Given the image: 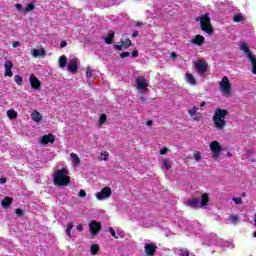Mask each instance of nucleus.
<instances>
[{
	"mask_svg": "<svg viewBox=\"0 0 256 256\" xmlns=\"http://www.w3.org/2000/svg\"><path fill=\"white\" fill-rule=\"evenodd\" d=\"M228 114L229 112L225 109L218 108L215 110L212 123L217 131H223V129L227 127V120H225V117H227Z\"/></svg>",
	"mask_w": 256,
	"mask_h": 256,
	"instance_id": "nucleus-1",
	"label": "nucleus"
},
{
	"mask_svg": "<svg viewBox=\"0 0 256 256\" xmlns=\"http://www.w3.org/2000/svg\"><path fill=\"white\" fill-rule=\"evenodd\" d=\"M186 204L188 207H192V209H206L207 205H209V194L203 193L201 200L199 198H191Z\"/></svg>",
	"mask_w": 256,
	"mask_h": 256,
	"instance_id": "nucleus-2",
	"label": "nucleus"
},
{
	"mask_svg": "<svg viewBox=\"0 0 256 256\" xmlns=\"http://www.w3.org/2000/svg\"><path fill=\"white\" fill-rule=\"evenodd\" d=\"M69 171L66 168H62L54 173V184L60 187L64 185H69Z\"/></svg>",
	"mask_w": 256,
	"mask_h": 256,
	"instance_id": "nucleus-3",
	"label": "nucleus"
},
{
	"mask_svg": "<svg viewBox=\"0 0 256 256\" xmlns=\"http://www.w3.org/2000/svg\"><path fill=\"white\" fill-rule=\"evenodd\" d=\"M219 89L223 97H231L232 86L227 76H224L219 82Z\"/></svg>",
	"mask_w": 256,
	"mask_h": 256,
	"instance_id": "nucleus-4",
	"label": "nucleus"
},
{
	"mask_svg": "<svg viewBox=\"0 0 256 256\" xmlns=\"http://www.w3.org/2000/svg\"><path fill=\"white\" fill-rule=\"evenodd\" d=\"M196 21H200L202 31L208 35L213 33V26H211V18L209 17V14H206L200 18H196Z\"/></svg>",
	"mask_w": 256,
	"mask_h": 256,
	"instance_id": "nucleus-5",
	"label": "nucleus"
},
{
	"mask_svg": "<svg viewBox=\"0 0 256 256\" xmlns=\"http://www.w3.org/2000/svg\"><path fill=\"white\" fill-rule=\"evenodd\" d=\"M240 49H241V51H243L245 53V55H247L250 63L252 64V73H253V75H256V58H255V56H253L251 54V52L249 51V47L244 42H242L240 44Z\"/></svg>",
	"mask_w": 256,
	"mask_h": 256,
	"instance_id": "nucleus-6",
	"label": "nucleus"
},
{
	"mask_svg": "<svg viewBox=\"0 0 256 256\" xmlns=\"http://www.w3.org/2000/svg\"><path fill=\"white\" fill-rule=\"evenodd\" d=\"M194 67L198 75L202 77V75H205V73H207V68L209 67V64H207V61L199 59L194 63Z\"/></svg>",
	"mask_w": 256,
	"mask_h": 256,
	"instance_id": "nucleus-7",
	"label": "nucleus"
},
{
	"mask_svg": "<svg viewBox=\"0 0 256 256\" xmlns=\"http://www.w3.org/2000/svg\"><path fill=\"white\" fill-rule=\"evenodd\" d=\"M209 147L210 151H212V158L219 159L221 156V151H223L221 144L217 140H214L210 143Z\"/></svg>",
	"mask_w": 256,
	"mask_h": 256,
	"instance_id": "nucleus-8",
	"label": "nucleus"
},
{
	"mask_svg": "<svg viewBox=\"0 0 256 256\" xmlns=\"http://www.w3.org/2000/svg\"><path fill=\"white\" fill-rule=\"evenodd\" d=\"M113 194V191L111 190V187L105 186L104 188L101 189L100 192L95 194L96 199L98 201H105L111 197Z\"/></svg>",
	"mask_w": 256,
	"mask_h": 256,
	"instance_id": "nucleus-9",
	"label": "nucleus"
},
{
	"mask_svg": "<svg viewBox=\"0 0 256 256\" xmlns=\"http://www.w3.org/2000/svg\"><path fill=\"white\" fill-rule=\"evenodd\" d=\"M90 233L92 235V237H97V235H99V233H101V222H97L96 220H92L89 224H88Z\"/></svg>",
	"mask_w": 256,
	"mask_h": 256,
	"instance_id": "nucleus-10",
	"label": "nucleus"
},
{
	"mask_svg": "<svg viewBox=\"0 0 256 256\" xmlns=\"http://www.w3.org/2000/svg\"><path fill=\"white\" fill-rule=\"evenodd\" d=\"M136 87L139 93H145V91L147 90V87H149V84L147 83V78L143 76H139L136 79Z\"/></svg>",
	"mask_w": 256,
	"mask_h": 256,
	"instance_id": "nucleus-11",
	"label": "nucleus"
},
{
	"mask_svg": "<svg viewBox=\"0 0 256 256\" xmlns=\"http://www.w3.org/2000/svg\"><path fill=\"white\" fill-rule=\"evenodd\" d=\"M78 69H79V59L76 57L69 58L67 70L70 73H77Z\"/></svg>",
	"mask_w": 256,
	"mask_h": 256,
	"instance_id": "nucleus-12",
	"label": "nucleus"
},
{
	"mask_svg": "<svg viewBox=\"0 0 256 256\" xmlns=\"http://www.w3.org/2000/svg\"><path fill=\"white\" fill-rule=\"evenodd\" d=\"M29 81L32 89L35 91H39L41 89V81L35 76V74L30 75Z\"/></svg>",
	"mask_w": 256,
	"mask_h": 256,
	"instance_id": "nucleus-13",
	"label": "nucleus"
},
{
	"mask_svg": "<svg viewBox=\"0 0 256 256\" xmlns=\"http://www.w3.org/2000/svg\"><path fill=\"white\" fill-rule=\"evenodd\" d=\"M146 256H154L157 251V245L155 243H147L144 246Z\"/></svg>",
	"mask_w": 256,
	"mask_h": 256,
	"instance_id": "nucleus-14",
	"label": "nucleus"
},
{
	"mask_svg": "<svg viewBox=\"0 0 256 256\" xmlns=\"http://www.w3.org/2000/svg\"><path fill=\"white\" fill-rule=\"evenodd\" d=\"M4 77H13V62L11 60H6L4 64Z\"/></svg>",
	"mask_w": 256,
	"mask_h": 256,
	"instance_id": "nucleus-15",
	"label": "nucleus"
},
{
	"mask_svg": "<svg viewBox=\"0 0 256 256\" xmlns=\"http://www.w3.org/2000/svg\"><path fill=\"white\" fill-rule=\"evenodd\" d=\"M41 145H49V143H55V136L53 134L44 135L40 139Z\"/></svg>",
	"mask_w": 256,
	"mask_h": 256,
	"instance_id": "nucleus-16",
	"label": "nucleus"
},
{
	"mask_svg": "<svg viewBox=\"0 0 256 256\" xmlns=\"http://www.w3.org/2000/svg\"><path fill=\"white\" fill-rule=\"evenodd\" d=\"M198 110L199 108H197V106H194L193 108L188 110L190 117H192L194 121H201V114L197 113Z\"/></svg>",
	"mask_w": 256,
	"mask_h": 256,
	"instance_id": "nucleus-17",
	"label": "nucleus"
},
{
	"mask_svg": "<svg viewBox=\"0 0 256 256\" xmlns=\"http://www.w3.org/2000/svg\"><path fill=\"white\" fill-rule=\"evenodd\" d=\"M70 159L72 161V165L75 169H77V167H79V165H81V159L79 158V156L76 153H71L70 154Z\"/></svg>",
	"mask_w": 256,
	"mask_h": 256,
	"instance_id": "nucleus-18",
	"label": "nucleus"
},
{
	"mask_svg": "<svg viewBox=\"0 0 256 256\" xmlns=\"http://www.w3.org/2000/svg\"><path fill=\"white\" fill-rule=\"evenodd\" d=\"M190 43H192V45H198L200 47V45H203V43H205V37L201 35H196L193 39L190 40Z\"/></svg>",
	"mask_w": 256,
	"mask_h": 256,
	"instance_id": "nucleus-19",
	"label": "nucleus"
},
{
	"mask_svg": "<svg viewBox=\"0 0 256 256\" xmlns=\"http://www.w3.org/2000/svg\"><path fill=\"white\" fill-rule=\"evenodd\" d=\"M31 55L34 58L45 57L47 55V52H45V49H43V48H41L40 50L32 49L31 50Z\"/></svg>",
	"mask_w": 256,
	"mask_h": 256,
	"instance_id": "nucleus-20",
	"label": "nucleus"
},
{
	"mask_svg": "<svg viewBox=\"0 0 256 256\" xmlns=\"http://www.w3.org/2000/svg\"><path fill=\"white\" fill-rule=\"evenodd\" d=\"M31 119L35 123H40V121H42V119H43V116L41 115V113H39V111L34 110L31 113Z\"/></svg>",
	"mask_w": 256,
	"mask_h": 256,
	"instance_id": "nucleus-21",
	"label": "nucleus"
},
{
	"mask_svg": "<svg viewBox=\"0 0 256 256\" xmlns=\"http://www.w3.org/2000/svg\"><path fill=\"white\" fill-rule=\"evenodd\" d=\"M173 165V162H171V160L167 159V158H163L161 160V167H163L166 171H169V169H171Z\"/></svg>",
	"mask_w": 256,
	"mask_h": 256,
	"instance_id": "nucleus-22",
	"label": "nucleus"
},
{
	"mask_svg": "<svg viewBox=\"0 0 256 256\" xmlns=\"http://www.w3.org/2000/svg\"><path fill=\"white\" fill-rule=\"evenodd\" d=\"M186 83H189V85H197V80L195 79V76L193 74L187 72L186 73Z\"/></svg>",
	"mask_w": 256,
	"mask_h": 256,
	"instance_id": "nucleus-23",
	"label": "nucleus"
},
{
	"mask_svg": "<svg viewBox=\"0 0 256 256\" xmlns=\"http://www.w3.org/2000/svg\"><path fill=\"white\" fill-rule=\"evenodd\" d=\"M65 65H67V57L65 55H62L58 59V66L60 69H65Z\"/></svg>",
	"mask_w": 256,
	"mask_h": 256,
	"instance_id": "nucleus-24",
	"label": "nucleus"
},
{
	"mask_svg": "<svg viewBox=\"0 0 256 256\" xmlns=\"http://www.w3.org/2000/svg\"><path fill=\"white\" fill-rule=\"evenodd\" d=\"M114 37H115V32L109 31L107 37L105 38V43H107V45H111V43H113Z\"/></svg>",
	"mask_w": 256,
	"mask_h": 256,
	"instance_id": "nucleus-25",
	"label": "nucleus"
},
{
	"mask_svg": "<svg viewBox=\"0 0 256 256\" xmlns=\"http://www.w3.org/2000/svg\"><path fill=\"white\" fill-rule=\"evenodd\" d=\"M13 203V198H10V197H5L3 200H2V207H9V205H11Z\"/></svg>",
	"mask_w": 256,
	"mask_h": 256,
	"instance_id": "nucleus-26",
	"label": "nucleus"
},
{
	"mask_svg": "<svg viewBox=\"0 0 256 256\" xmlns=\"http://www.w3.org/2000/svg\"><path fill=\"white\" fill-rule=\"evenodd\" d=\"M7 117L11 120L13 119H17V111L13 110V109H10V110H7Z\"/></svg>",
	"mask_w": 256,
	"mask_h": 256,
	"instance_id": "nucleus-27",
	"label": "nucleus"
},
{
	"mask_svg": "<svg viewBox=\"0 0 256 256\" xmlns=\"http://www.w3.org/2000/svg\"><path fill=\"white\" fill-rule=\"evenodd\" d=\"M90 253H91V255H97V253H99V245L92 244L90 246Z\"/></svg>",
	"mask_w": 256,
	"mask_h": 256,
	"instance_id": "nucleus-28",
	"label": "nucleus"
},
{
	"mask_svg": "<svg viewBox=\"0 0 256 256\" xmlns=\"http://www.w3.org/2000/svg\"><path fill=\"white\" fill-rule=\"evenodd\" d=\"M109 159V152H101L99 156L100 161H107Z\"/></svg>",
	"mask_w": 256,
	"mask_h": 256,
	"instance_id": "nucleus-29",
	"label": "nucleus"
},
{
	"mask_svg": "<svg viewBox=\"0 0 256 256\" xmlns=\"http://www.w3.org/2000/svg\"><path fill=\"white\" fill-rule=\"evenodd\" d=\"M14 81L17 83V85H23V77H21V75H15Z\"/></svg>",
	"mask_w": 256,
	"mask_h": 256,
	"instance_id": "nucleus-30",
	"label": "nucleus"
},
{
	"mask_svg": "<svg viewBox=\"0 0 256 256\" xmlns=\"http://www.w3.org/2000/svg\"><path fill=\"white\" fill-rule=\"evenodd\" d=\"M105 121H107V115L102 114L99 119L98 127H101Z\"/></svg>",
	"mask_w": 256,
	"mask_h": 256,
	"instance_id": "nucleus-31",
	"label": "nucleus"
},
{
	"mask_svg": "<svg viewBox=\"0 0 256 256\" xmlns=\"http://www.w3.org/2000/svg\"><path fill=\"white\" fill-rule=\"evenodd\" d=\"M33 9H35V4L30 3V4H28V5L25 7L24 11H25L26 13H30V11H33Z\"/></svg>",
	"mask_w": 256,
	"mask_h": 256,
	"instance_id": "nucleus-32",
	"label": "nucleus"
},
{
	"mask_svg": "<svg viewBox=\"0 0 256 256\" xmlns=\"http://www.w3.org/2000/svg\"><path fill=\"white\" fill-rule=\"evenodd\" d=\"M194 159L197 163H199V161H201V159H203V157L201 156V152H199V151L194 152Z\"/></svg>",
	"mask_w": 256,
	"mask_h": 256,
	"instance_id": "nucleus-33",
	"label": "nucleus"
},
{
	"mask_svg": "<svg viewBox=\"0 0 256 256\" xmlns=\"http://www.w3.org/2000/svg\"><path fill=\"white\" fill-rule=\"evenodd\" d=\"M73 229V223L69 222L67 224V229H66V234L68 235V237H71V231Z\"/></svg>",
	"mask_w": 256,
	"mask_h": 256,
	"instance_id": "nucleus-34",
	"label": "nucleus"
},
{
	"mask_svg": "<svg viewBox=\"0 0 256 256\" xmlns=\"http://www.w3.org/2000/svg\"><path fill=\"white\" fill-rule=\"evenodd\" d=\"M116 237H118V239H123V237H125V232L121 229H118L116 231Z\"/></svg>",
	"mask_w": 256,
	"mask_h": 256,
	"instance_id": "nucleus-35",
	"label": "nucleus"
},
{
	"mask_svg": "<svg viewBox=\"0 0 256 256\" xmlns=\"http://www.w3.org/2000/svg\"><path fill=\"white\" fill-rule=\"evenodd\" d=\"M233 20L235 21V23H241V21H243V15L237 14L234 16Z\"/></svg>",
	"mask_w": 256,
	"mask_h": 256,
	"instance_id": "nucleus-36",
	"label": "nucleus"
},
{
	"mask_svg": "<svg viewBox=\"0 0 256 256\" xmlns=\"http://www.w3.org/2000/svg\"><path fill=\"white\" fill-rule=\"evenodd\" d=\"M122 47H124L125 49L131 47V40L126 39L125 41H122Z\"/></svg>",
	"mask_w": 256,
	"mask_h": 256,
	"instance_id": "nucleus-37",
	"label": "nucleus"
},
{
	"mask_svg": "<svg viewBox=\"0 0 256 256\" xmlns=\"http://www.w3.org/2000/svg\"><path fill=\"white\" fill-rule=\"evenodd\" d=\"M92 76H93V70L91 69L90 66H88V67L86 68V77L89 79V78H91Z\"/></svg>",
	"mask_w": 256,
	"mask_h": 256,
	"instance_id": "nucleus-38",
	"label": "nucleus"
},
{
	"mask_svg": "<svg viewBox=\"0 0 256 256\" xmlns=\"http://www.w3.org/2000/svg\"><path fill=\"white\" fill-rule=\"evenodd\" d=\"M110 235H112L114 237V239H119V236H117V232H115V229H113V227H110L108 229Z\"/></svg>",
	"mask_w": 256,
	"mask_h": 256,
	"instance_id": "nucleus-39",
	"label": "nucleus"
},
{
	"mask_svg": "<svg viewBox=\"0 0 256 256\" xmlns=\"http://www.w3.org/2000/svg\"><path fill=\"white\" fill-rule=\"evenodd\" d=\"M230 221H231L234 225H236V224L238 223V221H239V217L233 215V216L230 217Z\"/></svg>",
	"mask_w": 256,
	"mask_h": 256,
	"instance_id": "nucleus-40",
	"label": "nucleus"
},
{
	"mask_svg": "<svg viewBox=\"0 0 256 256\" xmlns=\"http://www.w3.org/2000/svg\"><path fill=\"white\" fill-rule=\"evenodd\" d=\"M179 255L180 256H189V250L182 249V250H180Z\"/></svg>",
	"mask_w": 256,
	"mask_h": 256,
	"instance_id": "nucleus-41",
	"label": "nucleus"
},
{
	"mask_svg": "<svg viewBox=\"0 0 256 256\" xmlns=\"http://www.w3.org/2000/svg\"><path fill=\"white\" fill-rule=\"evenodd\" d=\"M233 201L236 205H241V203H243V199L241 198H233Z\"/></svg>",
	"mask_w": 256,
	"mask_h": 256,
	"instance_id": "nucleus-42",
	"label": "nucleus"
},
{
	"mask_svg": "<svg viewBox=\"0 0 256 256\" xmlns=\"http://www.w3.org/2000/svg\"><path fill=\"white\" fill-rule=\"evenodd\" d=\"M16 9L20 12L23 13V11H25V9H23V6L21 4H16L15 5Z\"/></svg>",
	"mask_w": 256,
	"mask_h": 256,
	"instance_id": "nucleus-43",
	"label": "nucleus"
},
{
	"mask_svg": "<svg viewBox=\"0 0 256 256\" xmlns=\"http://www.w3.org/2000/svg\"><path fill=\"white\" fill-rule=\"evenodd\" d=\"M167 151H169V149L167 147H164L160 150V155H167Z\"/></svg>",
	"mask_w": 256,
	"mask_h": 256,
	"instance_id": "nucleus-44",
	"label": "nucleus"
},
{
	"mask_svg": "<svg viewBox=\"0 0 256 256\" xmlns=\"http://www.w3.org/2000/svg\"><path fill=\"white\" fill-rule=\"evenodd\" d=\"M78 196L79 197H87V192H85V190H80Z\"/></svg>",
	"mask_w": 256,
	"mask_h": 256,
	"instance_id": "nucleus-45",
	"label": "nucleus"
},
{
	"mask_svg": "<svg viewBox=\"0 0 256 256\" xmlns=\"http://www.w3.org/2000/svg\"><path fill=\"white\" fill-rule=\"evenodd\" d=\"M121 59H125V57H129V52H123L120 54Z\"/></svg>",
	"mask_w": 256,
	"mask_h": 256,
	"instance_id": "nucleus-46",
	"label": "nucleus"
},
{
	"mask_svg": "<svg viewBox=\"0 0 256 256\" xmlns=\"http://www.w3.org/2000/svg\"><path fill=\"white\" fill-rule=\"evenodd\" d=\"M15 213H16V215H18L19 217H21V215H23V210H21V209H16L15 210Z\"/></svg>",
	"mask_w": 256,
	"mask_h": 256,
	"instance_id": "nucleus-47",
	"label": "nucleus"
},
{
	"mask_svg": "<svg viewBox=\"0 0 256 256\" xmlns=\"http://www.w3.org/2000/svg\"><path fill=\"white\" fill-rule=\"evenodd\" d=\"M20 45H21V43L19 41H15L12 43V47H14V49L19 47Z\"/></svg>",
	"mask_w": 256,
	"mask_h": 256,
	"instance_id": "nucleus-48",
	"label": "nucleus"
},
{
	"mask_svg": "<svg viewBox=\"0 0 256 256\" xmlns=\"http://www.w3.org/2000/svg\"><path fill=\"white\" fill-rule=\"evenodd\" d=\"M132 57H139V51L133 50Z\"/></svg>",
	"mask_w": 256,
	"mask_h": 256,
	"instance_id": "nucleus-49",
	"label": "nucleus"
},
{
	"mask_svg": "<svg viewBox=\"0 0 256 256\" xmlns=\"http://www.w3.org/2000/svg\"><path fill=\"white\" fill-rule=\"evenodd\" d=\"M0 183H1V185H5V183H7V178L2 177V178L0 179Z\"/></svg>",
	"mask_w": 256,
	"mask_h": 256,
	"instance_id": "nucleus-50",
	"label": "nucleus"
},
{
	"mask_svg": "<svg viewBox=\"0 0 256 256\" xmlns=\"http://www.w3.org/2000/svg\"><path fill=\"white\" fill-rule=\"evenodd\" d=\"M77 231H83V224H79L77 227H76Z\"/></svg>",
	"mask_w": 256,
	"mask_h": 256,
	"instance_id": "nucleus-51",
	"label": "nucleus"
},
{
	"mask_svg": "<svg viewBox=\"0 0 256 256\" xmlns=\"http://www.w3.org/2000/svg\"><path fill=\"white\" fill-rule=\"evenodd\" d=\"M60 47H62V48L67 47V42L62 41V42L60 43Z\"/></svg>",
	"mask_w": 256,
	"mask_h": 256,
	"instance_id": "nucleus-52",
	"label": "nucleus"
},
{
	"mask_svg": "<svg viewBox=\"0 0 256 256\" xmlns=\"http://www.w3.org/2000/svg\"><path fill=\"white\" fill-rule=\"evenodd\" d=\"M115 49H117V51H121V49H123V45H116Z\"/></svg>",
	"mask_w": 256,
	"mask_h": 256,
	"instance_id": "nucleus-53",
	"label": "nucleus"
},
{
	"mask_svg": "<svg viewBox=\"0 0 256 256\" xmlns=\"http://www.w3.org/2000/svg\"><path fill=\"white\" fill-rule=\"evenodd\" d=\"M170 57H171L172 59H175V58L177 57V53L171 52Z\"/></svg>",
	"mask_w": 256,
	"mask_h": 256,
	"instance_id": "nucleus-54",
	"label": "nucleus"
},
{
	"mask_svg": "<svg viewBox=\"0 0 256 256\" xmlns=\"http://www.w3.org/2000/svg\"><path fill=\"white\" fill-rule=\"evenodd\" d=\"M146 125H148V126L153 125V121H151V120L147 121V122H146Z\"/></svg>",
	"mask_w": 256,
	"mask_h": 256,
	"instance_id": "nucleus-55",
	"label": "nucleus"
},
{
	"mask_svg": "<svg viewBox=\"0 0 256 256\" xmlns=\"http://www.w3.org/2000/svg\"><path fill=\"white\" fill-rule=\"evenodd\" d=\"M139 34L137 33V32H134L133 34H132V37H137Z\"/></svg>",
	"mask_w": 256,
	"mask_h": 256,
	"instance_id": "nucleus-56",
	"label": "nucleus"
},
{
	"mask_svg": "<svg viewBox=\"0 0 256 256\" xmlns=\"http://www.w3.org/2000/svg\"><path fill=\"white\" fill-rule=\"evenodd\" d=\"M206 103L205 102H201L200 107H205Z\"/></svg>",
	"mask_w": 256,
	"mask_h": 256,
	"instance_id": "nucleus-57",
	"label": "nucleus"
},
{
	"mask_svg": "<svg viewBox=\"0 0 256 256\" xmlns=\"http://www.w3.org/2000/svg\"><path fill=\"white\" fill-rule=\"evenodd\" d=\"M227 157H233V154L228 153V154H227Z\"/></svg>",
	"mask_w": 256,
	"mask_h": 256,
	"instance_id": "nucleus-58",
	"label": "nucleus"
},
{
	"mask_svg": "<svg viewBox=\"0 0 256 256\" xmlns=\"http://www.w3.org/2000/svg\"><path fill=\"white\" fill-rule=\"evenodd\" d=\"M253 237H256V231L253 233Z\"/></svg>",
	"mask_w": 256,
	"mask_h": 256,
	"instance_id": "nucleus-59",
	"label": "nucleus"
}]
</instances>
